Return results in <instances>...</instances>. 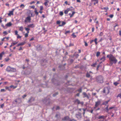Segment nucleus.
Instances as JSON below:
<instances>
[{
  "label": "nucleus",
  "instance_id": "obj_22",
  "mask_svg": "<svg viewBox=\"0 0 121 121\" xmlns=\"http://www.w3.org/2000/svg\"><path fill=\"white\" fill-rule=\"evenodd\" d=\"M12 24L11 22L7 23L5 25L7 26H12Z\"/></svg>",
  "mask_w": 121,
  "mask_h": 121
},
{
  "label": "nucleus",
  "instance_id": "obj_54",
  "mask_svg": "<svg viewBox=\"0 0 121 121\" xmlns=\"http://www.w3.org/2000/svg\"><path fill=\"white\" fill-rule=\"evenodd\" d=\"M84 43H85V46L86 47L88 46V44L86 42L84 41Z\"/></svg>",
  "mask_w": 121,
  "mask_h": 121
},
{
  "label": "nucleus",
  "instance_id": "obj_45",
  "mask_svg": "<svg viewBox=\"0 0 121 121\" xmlns=\"http://www.w3.org/2000/svg\"><path fill=\"white\" fill-rule=\"evenodd\" d=\"M84 121H90V120L89 118H86V119L85 118Z\"/></svg>",
  "mask_w": 121,
  "mask_h": 121
},
{
  "label": "nucleus",
  "instance_id": "obj_8",
  "mask_svg": "<svg viewBox=\"0 0 121 121\" xmlns=\"http://www.w3.org/2000/svg\"><path fill=\"white\" fill-rule=\"evenodd\" d=\"M34 12L36 16H37L38 15L39 13H40L41 14H42V10H40V11H39V12H38L37 9L36 8L35 9Z\"/></svg>",
  "mask_w": 121,
  "mask_h": 121
},
{
  "label": "nucleus",
  "instance_id": "obj_18",
  "mask_svg": "<svg viewBox=\"0 0 121 121\" xmlns=\"http://www.w3.org/2000/svg\"><path fill=\"white\" fill-rule=\"evenodd\" d=\"M109 8L108 7H104L103 8H101V9L102 10H105V11H104V12H106L108 10Z\"/></svg>",
  "mask_w": 121,
  "mask_h": 121
},
{
  "label": "nucleus",
  "instance_id": "obj_62",
  "mask_svg": "<svg viewBox=\"0 0 121 121\" xmlns=\"http://www.w3.org/2000/svg\"><path fill=\"white\" fill-rule=\"evenodd\" d=\"M103 35V33L102 32H101L100 34H99V36H101Z\"/></svg>",
  "mask_w": 121,
  "mask_h": 121
},
{
  "label": "nucleus",
  "instance_id": "obj_14",
  "mask_svg": "<svg viewBox=\"0 0 121 121\" xmlns=\"http://www.w3.org/2000/svg\"><path fill=\"white\" fill-rule=\"evenodd\" d=\"M4 54V51L0 53V60H1L2 59L3 56Z\"/></svg>",
  "mask_w": 121,
  "mask_h": 121
},
{
  "label": "nucleus",
  "instance_id": "obj_38",
  "mask_svg": "<svg viewBox=\"0 0 121 121\" xmlns=\"http://www.w3.org/2000/svg\"><path fill=\"white\" fill-rule=\"evenodd\" d=\"M29 33H26L24 34L25 37L26 38L28 36V34Z\"/></svg>",
  "mask_w": 121,
  "mask_h": 121
},
{
  "label": "nucleus",
  "instance_id": "obj_37",
  "mask_svg": "<svg viewBox=\"0 0 121 121\" xmlns=\"http://www.w3.org/2000/svg\"><path fill=\"white\" fill-rule=\"evenodd\" d=\"M18 31L17 30H15V35H19V34H18Z\"/></svg>",
  "mask_w": 121,
  "mask_h": 121
},
{
  "label": "nucleus",
  "instance_id": "obj_42",
  "mask_svg": "<svg viewBox=\"0 0 121 121\" xmlns=\"http://www.w3.org/2000/svg\"><path fill=\"white\" fill-rule=\"evenodd\" d=\"M117 97H119L121 99V93L117 95Z\"/></svg>",
  "mask_w": 121,
  "mask_h": 121
},
{
  "label": "nucleus",
  "instance_id": "obj_24",
  "mask_svg": "<svg viewBox=\"0 0 121 121\" xmlns=\"http://www.w3.org/2000/svg\"><path fill=\"white\" fill-rule=\"evenodd\" d=\"M105 59H106V57H105V56H103L102 58H101L100 59V60L102 61L103 62L104 61V60H105Z\"/></svg>",
  "mask_w": 121,
  "mask_h": 121
},
{
  "label": "nucleus",
  "instance_id": "obj_58",
  "mask_svg": "<svg viewBox=\"0 0 121 121\" xmlns=\"http://www.w3.org/2000/svg\"><path fill=\"white\" fill-rule=\"evenodd\" d=\"M0 106L1 107V108H3V107L4 106V104H1Z\"/></svg>",
  "mask_w": 121,
  "mask_h": 121
},
{
  "label": "nucleus",
  "instance_id": "obj_25",
  "mask_svg": "<svg viewBox=\"0 0 121 121\" xmlns=\"http://www.w3.org/2000/svg\"><path fill=\"white\" fill-rule=\"evenodd\" d=\"M27 26L29 27H31L32 28L34 27L35 26L33 24H30L28 25Z\"/></svg>",
  "mask_w": 121,
  "mask_h": 121
},
{
  "label": "nucleus",
  "instance_id": "obj_56",
  "mask_svg": "<svg viewBox=\"0 0 121 121\" xmlns=\"http://www.w3.org/2000/svg\"><path fill=\"white\" fill-rule=\"evenodd\" d=\"M113 16H114V15H113V14H111V15H110L109 16V17H110V18H112L113 17Z\"/></svg>",
  "mask_w": 121,
  "mask_h": 121
},
{
  "label": "nucleus",
  "instance_id": "obj_63",
  "mask_svg": "<svg viewBox=\"0 0 121 121\" xmlns=\"http://www.w3.org/2000/svg\"><path fill=\"white\" fill-rule=\"evenodd\" d=\"M60 109V107L59 106H57L56 108V110H57L59 109Z\"/></svg>",
  "mask_w": 121,
  "mask_h": 121
},
{
  "label": "nucleus",
  "instance_id": "obj_29",
  "mask_svg": "<svg viewBox=\"0 0 121 121\" xmlns=\"http://www.w3.org/2000/svg\"><path fill=\"white\" fill-rule=\"evenodd\" d=\"M10 87L11 89L12 88H13V89H15L17 87V86H14V85H12L10 86Z\"/></svg>",
  "mask_w": 121,
  "mask_h": 121
},
{
  "label": "nucleus",
  "instance_id": "obj_30",
  "mask_svg": "<svg viewBox=\"0 0 121 121\" xmlns=\"http://www.w3.org/2000/svg\"><path fill=\"white\" fill-rule=\"evenodd\" d=\"M97 65V63L96 62L95 63L92 64L91 65V66L94 67H95V66Z\"/></svg>",
  "mask_w": 121,
  "mask_h": 121
},
{
  "label": "nucleus",
  "instance_id": "obj_7",
  "mask_svg": "<svg viewBox=\"0 0 121 121\" xmlns=\"http://www.w3.org/2000/svg\"><path fill=\"white\" fill-rule=\"evenodd\" d=\"M15 10L14 9H13L11 11H9V13L8 14L9 16H11V15H13V12Z\"/></svg>",
  "mask_w": 121,
  "mask_h": 121
},
{
  "label": "nucleus",
  "instance_id": "obj_13",
  "mask_svg": "<svg viewBox=\"0 0 121 121\" xmlns=\"http://www.w3.org/2000/svg\"><path fill=\"white\" fill-rule=\"evenodd\" d=\"M11 67L9 66H8L7 67L6 69V71L8 72H11Z\"/></svg>",
  "mask_w": 121,
  "mask_h": 121
},
{
  "label": "nucleus",
  "instance_id": "obj_10",
  "mask_svg": "<svg viewBox=\"0 0 121 121\" xmlns=\"http://www.w3.org/2000/svg\"><path fill=\"white\" fill-rule=\"evenodd\" d=\"M42 47L40 45H39L36 46V50L37 51H40L42 50Z\"/></svg>",
  "mask_w": 121,
  "mask_h": 121
},
{
  "label": "nucleus",
  "instance_id": "obj_49",
  "mask_svg": "<svg viewBox=\"0 0 121 121\" xmlns=\"http://www.w3.org/2000/svg\"><path fill=\"white\" fill-rule=\"evenodd\" d=\"M78 91L80 92H82V89L81 88H80L78 90Z\"/></svg>",
  "mask_w": 121,
  "mask_h": 121
},
{
  "label": "nucleus",
  "instance_id": "obj_60",
  "mask_svg": "<svg viewBox=\"0 0 121 121\" xmlns=\"http://www.w3.org/2000/svg\"><path fill=\"white\" fill-rule=\"evenodd\" d=\"M68 121H77L76 120L74 119H70Z\"/></svg>",
  "mask_w": 121,
  "mask_h": 121
},
{
  "label": "nucleus",
  "instance_id": "obj_41",
  "mask_svg": "<svg viewBox=\"0 0 121 121\" xmlns=\"http://www.w3.org/2000/svg\"><path fill=\"white\" fill-rule=\"evenodd\" d=\"M40 10H42L43 9V7L42 6H40Z\"/></svg>",
  "mask_w": 121,
  "mask_h": 121
},
{
  "label": "nucleus",
  "instance_id": "obj_31",
  "mask_svg": "<svg viewBox=\"0 0 121 121\" xmlns=\"http://www.w3.org/2000/svg\"><path fill=\"white\" fill-rule=\"evenodd\" d=\"M100 52H98L96 53V56L97 57H98L99 56L100 54Z\"/></svg>",
  "mask_w": 121,
  "mask_h": 121
},
{
  "label": "nucleus",
  "instance_id": "obj_34",
  "mask_svg": "<svg viewBox=\"0 0 121 121\" xmlns=\"http://www.w3.org/2000/svg\"><path fill=\"white\" fill-rule=\"evenodd\" d=\"M25 6L23 4H22L20 6V7L21 8H22V9L24 8Z\"/></svg>",
  "mask_w": 121,
  "mask_h": 121
},
{
  "label": "nucleus",
  "instance_id": "obj_28",
  "mask_svg": "<svg viewBox=\"0 0 121 121\" xmlns=\"http://www.w3.org/2000/svg\"><path fill=\"white\" fill-rule=\"evenodd\" d=\"M25 30L27 31V33H29L30 32L29 30H30V29L27 27H25Z\"/></svg>",
  "mask_w": 121,
  "mask_h": 121
},
{
  "label": "nucleus",
  "instance_id": "obj_23",
  "mask_svg": "<svg viewBox=\"0 0 121 121\" xmlns=\"http://www.w3.org/2000/svg\"><path fill=\"white\" fill-rule=\"evenodd\" d=\"M66 24V22L64 21H62V23L61 25H60L59 26H62L65 25Z\"/></svg>",
  "mask_w": 121,
  "mask_h": 121
},
{
  "label": "nucleus",
  "instance_id": "obj_59",
  "mask_svg": "<svg viewBox=\"0 0 121 121\" xmlns=\"http://www.w3.org/2000/svg\"><path fill=\"white\" fill-rule=\"evenodd\" d=\"M17 38L18 39H20L21 37V36H20L19 35H17Z\"/></svg>",
  "mask_w": 121,
  "mask_h": 121
},
{
  "label": "nucleus",
  "instance_id": "obj_4",
  "mask_svg": "<svg viewBox=\"0 0 121 121\" xmlns=\"http://www.w3.org/2000/svg\"><path fill=\"white\" fill-rule=\"evenodd\" d=\"M31 17L30 16H29L25 18L24 20V22L25 23H26L28 22L30 23L31 22Z\"/></svg>",
  "mask_w": 121,
  "mask_h": 121
},
{
  "label": "nucleus",
  "instance_id": "obj_6",
  "mask_svg": "<svg viewBox=\"0 0 121 121\" xmlns=\"http://www.w3.org/2000/svg\"><path fill=\"white\" fill-rule=\"evenodd\" d=\"M76 117L78 119H80L82 117L81 113H78L76 114Z\"/></svg>",
  "mask_w": 121,
  "mask_h": 121
},
{
  "label": "nucleus",
  "instance_id": "obj_64",
  "mask_svg": "<svg viewBox=\"0 0 121 121\" xmlns=\"http://www.w3.org/2000/svg\"><path fill=\"white\" fill-rule=\"evenodd\" d=\"M97 38H95L94 40V41L95 42H97Z\"/></svg>",
  "mask_w": 121,
  "mask_h": 121
},
{
  "label": "nucleus",
  "instance_id": "obj_9",
  "mask_svg": "<svg viewBox=\"0 0 121 121\" xmlns=\"http://www.w3.org/2000/svg\"><path fill=\"white\" fill-rule=\"evenodd\" d=\"M70 118L69 117L66 116L62 118V120L63 121H69L70 120Z\"/></svg>",
  "mask_w": 121,
  "mask_h": 121
},
{
  "label": "nucleus",
  "instance_id": "obj_52",
  "mask_svg": "<svg viewBox=\"0 0 121 121\" xmlns=\"http://www.w3.org/2000/svg\"><path fill=\"white\" fill-rule=\"evenodd\" d=\"M108 105H107V107L106 108V110L107 111H108L109 110V108H108Z\"/></svg>",
  "mask_w": 121,
  "mask_h": 121
},
{
  "label": "nucleus",
  "instance_id": "obj_21",
  "mask_svg": "<svg viewBox=\"0 0 121 121\" xmlns=\"http://www.w3.org/2000/svg\"><path fill=\"white\" fill-rule=\"evenodd\" d=\"M110 101V100H108L107 101H104L102 103V105H106L107 104L108 102Z\"/></svg>",
  "mask_w": 121,
  "mask_h": 121
},
{
  "label": "nucleus",
  "instance_id": "obj_26",
  "mask_svg": "<svg viewBox=\"0 0 121 121\" xmlns=\"http://www.w3.org/2000/svg\"><path fill=\"white\" fill-rule=\"evenodd\" d=\"M75 13V12H72V14H71V13H69V15L70 16V17H73Z\"/></svg>",
  "mask_w": 121,
  "mask_h": 121
},
{
  "label": "nucleus",
  "instance_id": "obj_43",
  "mask_svg": "<svg viewBox=\"0 0 121 121\" xmlns=\"http://www.w3.org/2000/svg\"><path fill=\"white\" fill-rule=\"evenodd\" d=\"M17 42L16 43H11V44L13 46L17 44Z\"/></svg>",
  "mask_w": 121,
  "mask_h": 121
},
{
  "label": "nucleus",
  "instance_id": "obj_33",
  "mask_svg": "<svg viewBox=\"0 0 121 121\" xmlns=\"http://www.w3.org/2000/svg\"><path fill=\"white\" fill-rule=\"evenodd\" d=\"M113 84L115 86H116L117 85L119 84V83L117 82H115L113 83Z\"/></svg>",
  "mask_w": 121,
  "mask_h": 121
},
{
  "label": "nucleus",
  "instance_id": "obj_27",
  "mask_svg": "<svg viewBox=\"0 0 121 121\" xmlns=\"http://www.w3.org/2000/svg\"><path fill=\"white\" fill-rule=\"evenodd\" d=\"M86 76L87 78H90V74L88 73V72H87L86 74Z\"/></svg>",
  "mask_w": 121,
  "mask_h": 121
},
{
  "label": "nucleus",
  "instance_id": "obj_57",
  "mask_svg": "<svg viewBox=\"0 0 121 121\" xmlns=\"http://www.w3.org/2000/svg\"><path fill=\"white\" fill-rule=\"evenodd\" d=\"M26 96V94L22 96V97L23 99H24Z\"/></svg>",
  "mask_w": 121,
  "mask_h": 121
},
{
  "label": "nucleus",
  "instance_id": "obj_15",
  "mask_svg": "<svg viewBox=\"0 0 121 121\" xmlns=\"http://www.w3.org/2000/svg\"><path fill=\"white\" fill-rule=\"evenodd\" d=\"M91 2H94V5H95L96 4H98V0H91Z\"/></svg>",
  "mask_w": 121,
  "mask_h": 121
},
{
  "label": "nucleus",
  "instance_id": "obj_40",
  "mask_svg": "<svg viewBox=\"0 0 121 121\" xmlns=\"http://www.w3.org/2000/svg\"><path fill=\"white\" fill-rule=\"evenodd\" d=\"M59 14L61 16H62L63 15V13L62 11L60 12Z\"/></svg>",
  "mask_w": 121,
  "mask_h": 121
},
{
  "label": "nucleus",
  "instance_id": "obj_11",
  "mask_svg": "<svg viewBox=\"0 0 121 121\" xmlns=\"http://www.w3.org/2000/svg\"><path fill=\"white\" fill-rule=\"evenodd\" d=\"M82 95L84 96H83V98H85V97H86L88 99L89 98V97L88 96V95H87L86 93L85 92H83L82 93Z\"/></svg>",
  "mask_w": 121,
  "mask_h": 121
},
{
  "label": "nucleus",
  "instance_id": "obj_50",
  "mask_svg": "<svg viewBox=\"0 0 121 121\" xmlns=\"http://www.w3.org/2000/svg\"><path fill=\"white\" fill-rule=\"evenodd\" d=\"M23 50V48H22L21 47L20 48H19L18 49L19 51H21V50Z\"/></svg>",
  "mask_w": 121,
  "mask_h": 121
},
{
  "label": "nucleus",
  "instance_id": "obj_55",
  "mask_svg": "<svg viewBox=\"0 0 121 121\" xmlns=\"http://www.w3.org/2000/svg\"><path fill=\"white\" fill-rule=\"evenodd\" d=\"M5 5L7 6H8V7H9V4L8 3V2H7L6 4H5Z\"/></svg>",
  "mask_w": 121,
  "mask_h": 121
},
{
  "label": "nucleus",
  "instance_id": "obj_32",
  "mask_svg": "<svg viewBox=\"0 0 121 121\" xmlns=\"http://www.w3.org/2000/svg\"><path fill=\"white\" fill-rule=\"evenodd\" d=\"M19 30L22 31L23 30V27L22 26H21L19 27Z\"/></svg>",
  "mask_w": 121,
  "mask_h": 121
},
{
  "label": "nucleus",
  "instance_id": "obj_19",
  "mask_svg": "<svg viewBox=\"0 0 121 121\" xmlns=\"http://www.w3.org/2000/svg\"><path fill=\"white\" fill-rule=\"evenodd\" d=\"M106 117H105V116H99L98 117V119H104Z\"/></svg>",
  "mask_w": 121,
  "mask_h": 121
},
{
  "label": "nucleus",
  "instance_id": "obj_20",
  "mask_svg": "<svg viewBox=\"0 0 121 121\" xmlns=\"http://www.w3.org/2000/svg\"><path fill=\"white\" fill-rule=\"evenodd\" d=\"M11 72H15L16 71V69L14 68L11 67Z\"/></svg>",
  "mask_w": 121,
  "mask_h": 121
},
{
  "label": "nucleus",
  "instance_id": "obj_35",
  "mask_svg": "<svg viewBox=\"0 0 121 121\" xmlns=\"http://www.w3.org/2000/svg\"><path fill=\"white\" fill-rule=\"evenodd\" d=\"M49 2H45L44 3V4L46 6H47L48 5V3Z\"/></svg>",
  "mask_w": 121,
  "mask_h": 121
},
{
  "label": "nucleus",
  "instance_id": "obj_2",
  "mask_svg": "<svg viewBox=\"0 0 121 121\" xmlns=\"http://www.w3.org/2000/svg\"><path fill=\"white\" fill-rule=\"evenodd\" d=\"M101 103V102L99 100L98 101L95 102V106L93 107V110L97 111L100 110V108H98L97 109H96V108L98 107L99 106L100 104Z\"/></svg>",
  "mask_w": 121,
  "mask_h": 121
},
{
  "label": "nucleus",
  "instance_id": "obj_46",
  "mask_svg": "<svg viewBox=\"0 0 121 121\" xmlns=\"http://www.w3.org/2000/svg\"><path fill=\"white\" fill-rule=\"evenodd\" d=\"M6 90H5L4 89H1L0 90V91L1 92H5L6 91Z\"/></svg>",
  "mask_w": 121,
  "mask_h": 121
},
{
  "label": "nucleus",
  "instance_id": "obj_47",
  "mask_svg": "<svg viewBox=\"0 0 121 121\" xmlns=\"http://www.w3.org/2000/svg\"><path fill=\"white\" fill-rule=\"evenodd\" d=\"M10 60V59L9 58H6L5 59V60L6 61H9Z\"/></svg>",
  "mask_w": 121,
  "mask_h": 121
},
{
  "label": "nucleus",
  "instance_id": "obj_12",
  "mask_svg": "<svg viewBox=\"0 0 121 121\" xmlns=\"http://www.w3.org/2000/svg\"><path fill=\"white\" fill-rule=\"evenodd\" d=\"M75 102L78 104H81L82 105H83V103L82 102H80V101L78 99H76Z\"/></svg>",
  "mask_w": 121,
  "mask_h": 121
},
{
  "label": "nucleus",
  "instance_id": "obj_1",
  "mask_svg": "<svg viewBox=\"0 0 121 121\" xmlns=\"http://www.w3.org/2000/svg\"><path fill=\"white\" fill-rule=\"evenodd\" d=\"M107 57L108 58L110 61V64L112 65L113 63L116 64L117 62V60L115 57L112 54H108L107 56Z\"/></svg>",
  "mask_w": 121,
  "mask_h": 121
},
{
  "label": "nucleus",
  "instance_id": "obj_53",
  "mask_svg": "<svg viewBox=\"0 0 121 121\" xmlns=\"http://www.w3.org/2000/svg\"><path fill=\"white\" fill-rule=\"evenodd\" d=\"M65 3L66 4V5H70V4H68V2L67 1H65Z\"/></svg>",
  "mask_w": 121,
  "mask_h": 121
},
{
  "label": "nucleus",
  "instance_id": "obj_39",
  "mask_svg": "<svg viewBox=\"0 0 121 121\" xmlns=\"http://www.w3.org/2000/svg\"><path fill=\"white\" fill-rule=\"evenodd\" d=\"M3 34L5 35H6L8 34V33L6 31H4L3 32Z\"/></svg>",
  "mask_w": 121,
  "mask_h": 121
},
{
  "label": "nucleus",
  "instance_id": "obj_17",
  "mask_svg": "<svg viewBox=\"0 0 121 121\" xmlns=\"http://www.w3.org/2000/svg\"><path fill=\"white\" fill-rule=\"evenodd\" d=\"M5 88L6 90L8 91H12L10 86H6L5 87Z\"/></svg>",
  "mask_w": 121,
  "mask_h": 121
},
{
  "label": "nucleus",
  "instance_id": "obj_44",
  "mask_svg": "<svg viewBox=\"0 0 121 121\" xmlns=\"http://www.w3.org/2000/svg\"><path fill=\"white\" fill-rule=\"evenodd\" d=\"M75 56V57L76 58H77L79 56V55L78 54H77L76 55H75L74 54L73 55V56Z\"/></svg>",
  "mask_w": 121,
  "mask_h": 121
},
{
  "label": "nucleus",
  "instance_id": "obj_3",
  "mask_svg": "<svg viewBox=\"0 0 121 121\" xmlns=\"http://www.w3.org/2000/svg\"><path fill=\"white\" fill-rule=\"evenodd\" d=\"M103 78L100 75L96 77V81L98 82L102 83L103 82Z\"/></svg>",
  "mask_w": 121,
  "mask_h": 121
},
{
  "label": "nucleus",
  "instance_id": "obj_61",
  "mask_svg": "<svg viewBox=\"0 0 121 121\" xmlns=\"http://www.w3.org/2000/svg\"><path fill=\"white\" fill-rule=\"evenodd\" d=\"M35 3V1H31L30 2V4H33L34 3Z\"/></svg>",
  "mask_w": 121,
  "mask_h": 121
},
{
  "label": "nucleus",
  "instance_id": "obj_51",
  "mask_svg": "<svg viewBox=\"0 0 121 121\" xmlns=\"http://www.w3.org/2000/svg\"><path fill=\"white\" fill-rule=\"evenodd\" d=\"M58 92H56L54 94H53V96L54 97H55L58 94Z\"/></svg>",
  "mask_w": 121,
  "mask_h": 121
},
{
  "label": "nucleus",
  "instance_id": "obj_36",
  "mask_svg": "<svg viewBox=\"0 0 121 121\" xmlns=\"http://www.w3.org/2000/svg\"><path fill=\"white\" fill-rule=\"evenodd\" d=\"M61 23V21L60 20L57 21H56V23L57 24L60 25Z\"/></svg>",
  "mask_w": 121,
  "mask_h": 121
},
{
  "label": "nucleus",
  "instance_id": "obj_48",
  "mask_svg": "<svg viewBox=\"0 0 121 121\" xmlns=\"http://www.w3.org/2000/svg\"><path fill=\"white\" fill-rule=\"evenodd\" d=\"M70 33L69 30L66 31L65 32V34H67L69 33Z\"/></svg>",
  "mask_w": 121,
  "mask_h": 121
},
{
  "label": "nucleus",
  "instance_id": "obj_5",
  "mask_svg": "<svg viewBox=\"0 0 121 121\" xmlns=\"http://www.w3.org/2000/svg\"><path fill=\"white\" fill-rule=\"evenodd\" d=\"M72 7H71L67 9L66 10H65L64 11V13L65 14H68V12L69 11L72 10Z\"/></svg>",
  "mask_w": 121,
  "mask_h": 121
},
{
  "label": "nucleus",
  "instance_id": "obj_16",
  "mask_svg": "<svg viewBox=\"0 0 121 121\" xmlns=\"http://www.w3.org/2000/svg\"><path fill=\"white\" fill-rule=\"evenodd\" d=\"M25 42H23L21 43L18 44L17 46V47H19L20 46H22L25 44Z\"/></svg>",
  "mask_w": 121,
  "mask_h": 121
}]
</instances>
